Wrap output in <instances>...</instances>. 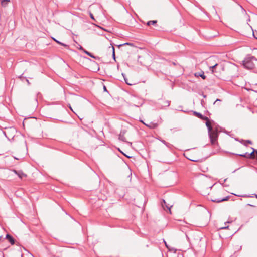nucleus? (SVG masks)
Instances as JSON below:
<instances>
[{
    "label": "nucleus",
    "mask_w": 257,
    "mask_h": 257,
    "mask_svg": "<svg viewBox=\"0 0 257 257\" xmlns=\"http://www.w3.org/2000/svg\"><path fill=\"white\" fill-rule=\"evenodd\" d=\"M249 20L248 16L245 13L243 14L241 18L236 21V24L242 29H246L249 34L252 33L254 37L257 39V32L254 33L251 27L248 24Z\"/></svg>",
    "instance_id": "obj_1"
},
{
    "label": "nucleus",
    "mask_w": 257,
    "mask_h": 257,
    "mask_svg": "<svg viewBox=\"0 0 257 257\" xmlns=\"http://www.w3.org/2000/svg\"><path fill=\"white\" fill-rule=\"evenodd\" d=\"M225 191L223 190L219 191L217 192L213 193L211 195V199L213 202L219 203L222 201H227L229 199L228 196H225Z\"/></svg>",
    "instance_id": "obj_2"
},
{
    "label": "nucleus",
    "mask_w": 257,
    "mask_h": 257,
    "mask_svg": "<svg viewBox=\"0 0 257 257\" xmlns=\"http://www.w3.org/2000/svg\"><path fill=\"white\" fill-rule=\"evenodd\" d=\"M209 69L216 76H219L225 71V66L223 64H215L209 67Z\"/></svg>",
    "instance_id": "obj_3"
},
{
    "label": "nucleus",
    "mask_w": 257,
    "mask_h": 257,
    "mask_svg": "<svg viewBox=\"0 0 257 257\" xmlns=\"http://www.w3.org/2000/svg\"><path fill=\"white\" fill-rule=\"evenodd\" d=\"M209 137L210 139V142L212 145H215L217 144V138L218 133L216 131L213 130L209 132Z\"/></svg>",
    "instance_id": "obj_4"
},
{
    "label": "nucleus",
    "mask_w": 257,
    "mask_h": 257,
    "mask_svg": "<svg viewBox=\"0 0 257 257\" xmlns=\"http://www.w3.org/2000/svg\"><path fill=\"white\" fill-rule=\"evenodd\" d=\"M243 66L248 69H252L254 67V64L251 59H246L243 62Z\"/></svg>",
    "instance_id": "obj_5"
},
{
    "label": "nucleus",
    "mask_w": 257,
    "mask_h": 257,
    "mask_svg": "<svg viewBox=\"0 0 257 257\" xmlns=\"http://www.w3.org/2000/svg\"><path fill=\"white\" fill-rule=\"evenodd\" d=\"M69 108L74 113L78 115V117L80 119H82L84 117V115L82 110L78 106H76L75 107V110L76 112L74 111L70 106H69Z\"/></svg>",
    "instance_id": "obj_6"
},
{
    "label": "nucleus",
    "mask_w": 257,
    "mask_h": 257,
    "mask_svg": "<svg viewBox=\"0 0 257 257\" xmlns=\"http://www.w3.org/2000/svg\"><path fill=\"white\" fill-rule=\"evenodd\" d=\"M124 45H128L130 46V48H126L125 49V51H126V52L128 54H131L134 52L136 50L137 48L135 46H134L133 45L130 44V43H125L124 44Z\"/></svg>",
    "instance_id": "obj_7"
},
{
    "label": "nucleus",
    "mask_w": 257,
    "mask_h": 257,
    "mask_svg": "<svg viewBox=\"0 0 257 257\" xmlns=\"http://www.w3.org/2000/svg\"><path fill=\"white\" fill-rule=\"evenodd\" d=\"M31 121L36 122V119L34 117H30L25 118L23 122V126L26 125L28 126Z\"/></svg>",
    "instance_id": "obj_8"
},
{
    "label": "nucleus",
    "mask_w": 257,
    "mask_h": 257,
    "mask_svg": "<svg viewBox=\"0 0 257 257\" xmlns=\"http://www.w3.org/2000/svg\"><path fill=\"white\" fill-rule=\"evenodd\" d=\"M125 83L129 85H133L136 84V81L132 77L129 78H126L123 76Z\"/></svg>",
    "instance_id": "obj_9"
},
{
    "label": "nucleus",
    "mask_w": 257,
    "mask_h": 257,
    "mask_svg": "<svg viewBox=\"0 0 257 257\" xmlns=\"http://www.w3.org/2000/svg\"><path fill=\"white\" fill-rule=\"evenodd\" d=\"M141 122H142L144 125L147 126L150 128H155L158 126V124L156 123H154L153 122H150L149 123H146L143 121L141 120Z\"/></svg>",
    "instance_id": "obj_10"
},
{
    "label": "nucleus",
    "mask_w": 257,
    "mask_h": 257,
    "mask_svg": "<svg viewBox=\"0 0 257 257\" xmlns=\"http://www.w3.org/2000/svg\"><path fill=\"white\" fill-rule=\"evenodd\" d=\"M13 172L18 175L20 178L22 179L23 177H26L27 175L23 173L22 171H17L16 170H14Z\"/></svg>",
    "instance_id": "obj_11"
},
{
    "label": "nucleus",
    "mask_w": 257,
    "mask_h": 257,
    "mask_svg": "<svg viewBox=\"0 0 257 257\" xmlns=\"http://www.w3.org/2000/svg\"><path fill=\"white\" fill-rule=\"evenodd\" d=\"M162 205V207L164 208V209H165V207H166L169 210L170 213L171 214L170 208L172 207V205H170V204H167L165 200L163 201Z\"/></svg>",
    "instance_id": "obj_12"
},
{
    "label": "nucleus",
    "mask_w": 257,
    "mask_h": 257,
    "mask_svg": "<svg viewBox=\"0 0 257 257\" xmlns=\"http://www.w3.org/2000/svg\"><path fill=\"white\" fill-rule=\"evenodd\" d=\"M164 243H165V246L168 249V250L170 251H172L173 252H176L177 249L174 247L173 246H169L168 245L167 243L166 242V241H164Z\"/></svg>",
    "instance_id": "obj_13"
},
{
    "label": "nucleus",
    "mask_w": 257,
    "mask_h": 257,
    "mask_svg": "<svg viewBox=\"0 0 257 257\" xmlns=\"http://www.w3.org/2000/svg\"><path fill=\"white\" fill-rule=\"evenodd\" d=\"M194 75L196 77H199L200 76V77H202V78L203 79H205V78H206V76L204 75V72H203V71H201V72H198V73H195L194 74Z\"/></svg>",
    "instance_id": "obj_14"
},
{
    "label": "nucleus",
    "mask_w": 257,
    "mask_h": 257,
    "mask_svg": "<svg viewBox=\"0 0 257 257\" xmlns=\"http://www.w3.org/2000/svg\"><path fill=\"white\" fill-rule=\"evenodd\" d=\"M6 238L9 240L12 245H13L15 243L14 239L10 235L7 234Z\"/></svg>",
    "instance_id": "obj_15"
},
{
    "label": "nucleus",
    "mask_w": 257,
    "mask_h": 257,
    "mask_svg": "<svg viewBox=\"0 0 257 257\" xmlns=\"http://www.w3.org/2000/svg\"><path fill=\"white\" fill-rule=\"evenodd\" d=\"M246 157L251 158V159H254L256 158L255 155V150H253V151L250 154H248L247 156H245Z\"/></svg>",
    "instance_id": "obj_16"
},
{
    "label": "nucleus",
    "mask_w": 257,
    "mask_h": 257,
    "mask_svg": "<svg viewBox=\"0 0 257 257\" xmlns=\"http://www.w3.org/2000/svg\"><path fill=\"white\" fill-rule=\"evenodd\" d=\"M206 126H207V127L208 128L209 132H211L212 131H213V130H212V128L211 124L210 121L208 120V118L207 119H206Z\"/></svg>",
    "instance_id": "obj_17"
},
{
    "label": "nucleus",
    "mask_w": 257,
    "mask_h": 257,
    "mask_svg": "<svg viewBox=\"0 0 257 257\" xmlns=\"http://www.w3.org/2000/svg\"><path fill=\"white\" fill-rule=\"evenodd\" d=\"M195 115L196 116H197L198 117H199L202 119L204 120V119H207V117L203 116L200 113L195 112Z\"/></svg>",
    "instance_id": "obj_18"
},
{
    "label": "nucleus",
    "mask_w": 257,
    "mask_h": 257,
    "mask_svg": "<svg viewBox=\"0 0 257 257\" xmlns=\"http://www.w3.org/2000/svg\"><path fill=\"white\" fill-rule=\"evenodd\" d=\"M157 23L156 20H153V21H149L147 23V25L148 26H150L151 25H154Z\"/></svg>",
    "instance_id": "obj_19"
},
{
    "label": "nucleus",
    "mask_w": 257,
    "mask_h": 257,
    "mask_svg": "<svg viewBox=\"0 0 257 257\" xmlns=\"http://www.w3.org/2000/svg\"><path fill=\"white\" fill-rule=\"evenodd\" d=\"M83 51H84V53H85L86 54H87L88 55H89L91 57L95 58V57L92 54H91L90 53H89L87 51H86L85 50H83Z\"/></svg>",
    "instance_id": "obj_20"
},
{
    "label": "nucleus",
    "mask_w": 257,
    "mask_h": 257,
    "mask_svg": "<svg viewBox=\"0 0 257 257\" xmlns=\"http://www.w3.org/2000/svg\"><path fill=\"white\" fill-rule=\"evenodd\" d=\"M10 2V0H2V5L5 6L8 4V3Z\"/></svg>",
    "instance_id": "obj_21"
},
{
    "label": "nucleus",
    "mask_w": 257,
    "mask_h": 257,
    "mask_svg": "<svg viewBox=\"0 0 257 257\" xmlns=\"http://www.w3.org/2000/svg\"><path fill=\"white\" fill-rule=\"evenodd\" d=\"M53 40H54L55 41H56L58 44H60V45H62V46H63L66 47L68 46L67 45H66V44H64V43H61L60 42L58 41V40H56V39H54V38H53Z\"/></svg>",
    "instance_id": "obj_22"
},
{
    "label": "nucleus",
    "mask_w": 257,
    "mask_h": 257,
    "mask_svg": "<svg viewBox=\"0 0 257 257\" xmlns=\"http://www.w3.org/2000/svg\"><path fill=\"white\" fill-rule=\"evenodd\" d=\"M186 157L190 160L192 161H194V162H196L197 161V160L195 159L194 157H190V156H186Z\"/></svg>",
    "instance_id": "obj_23"
},
{
    "label": "nucleus",
    "mask_w": 257,
    "mask_h": 257,
    "mask_svg": "<svg viewBox=\"0 0 257 257\" xmlns=\"http://www.w3.org/2000/svg\"><path fill=\"white\" fill-rule=\"evenodd\" d=\"M226 67V68H235V66L233 64H228Z\"/></svg>",
    "instance_id": "obj_24"
},
{
    "label": "nucleus",
    "mask_w": 257,
    "mask_h": 257,
    "mask_svg": "<svg viewBox=\"0 0 257 257\" xmlns=\"http://www.w3.org/2000/svg\"><path fill=\"white\" fill-rule=\"evenodd\" d=\"M89 15H90V17H91V18L93 20H95L92 13L91 12H89Z\"/></svg>",
    "instance_id": "obj_25"
},
{
    "label": "nucleus",
    "mask_w": 257,
    "mask_h": 257,
    "mask_svg": "<svg viewBox=\"0 0 257 257\" xmlns=\"http://www.w3.org/2000/svg\"><path fill=\"white\" fill-rule=\"evenodd\" d=\"M119 139H121V140H123V141H125V140H124V137H123V135H120V136H119Z\"/></svg>",
    "instance_id": "obj_26"
},
{
    "label": "nucleus",
    "mask_w": 257,
    "mask_h": 257,
    "mask_svg": "<svg viewBox=\"0 0 257 257\" xmlns=\"http://www.w3.org/2000/svg\"><path fill=\"white\" fill-rule=\"evenodd\" d=\"M112 51H113V56L114 57L115 56L114 48L113 46H112Z\"/></svg>",
    "instance_id": "obj_27"
},
{
    "label": "nucleus",
    "mask_w": 257,
    "mask_h": 257,
    "mask_svg": "<svg viewBox=\"0 0 257 257\" xmlns=\"http://www.w3.org/2000/svg\"><path fill=\"white\" fill-rule=\"evenodd\" d=\"M229 228V226H225V227H222L220 228V229H225V228Z\"/></svg>",
    "instance_id": "obj_28"
},
{
    "label": "nucleus",
    "mask_w": 257,
    "mask_h": 257,
    "mask_svg": "<svg viewBox=\"0 0 257 257\" xmlns=\"http://www.w3.org/2000/svg\"><path fill=\"white\" fill-rule=\"evenodd\" d=\"M103 89L105 91H106V88L105 86L103 87Z\"/></svg>",
    "instance_id": "obj_29"
},
{
    "label": "nucleus",
    "mask_w": 257,
    "mask_h": 257,
    "mask_svg": "<svg viewBox=\"0 0 257 257\" xmlns=\"http://www.w3.org/2000/svg\"><path fill=\"white\" fill-rule=\"evenodd\" d=\"M256 158L257 159V150H255Z\"/></svg>",
    "instance_id": "obj_30"
},
{
    "label": "nucleus",
    "mask_w": 257,
    "mask_h": 257,
    "mask_svg": "<svg viewBox=\"0 0 257 257\" xmlns=\"http://www.w3.org/2000/svg\"><path fill=\"white\" fill-rule=\"evenodd\" d=\"M80 49H81L83 51V50H84L82 47H80Z\"/></svg>",
    "instance_id": "obj_31"
},
{
    "label": "nucleus",
    "mask_w": 257,
    "mask_h": 257,
    "mask_svg": "<svg viewBox=\"0 0 257 257\" xmlns=\"http://www.w3.org/2000/svg\"><path fill=\"white\" fill-rule=\"evenodd\" d=\"M244 33H245V34H246V35L249 34L248 33V32H244Z\"/></svg>",
    "instance_id": "obj_32"
},
{
    "label": "nucleus",
    "mask_w": 257,
    "mask_h": 257,
    "mask_svg": "<svg viewBox=\"0 0 257 257\" xmlns=\"http://www.w3.org/2000/svg\"><path fill=\"white\" fill-rule=\"evenodd\" d=\"M124 155H125L126 157H127L128 158H130V157H131L130 156H128V155H125V154H124Z\"/></svg>",
    "instance_id": "obj_33"
},
{
    "label": "nucleus",
    "mask_w": 257,
    "mask_h": 257,
    "mask_svg": "<svg viewBox=\"0 0 257 257\" xmlns=\"http://www.w3.org/2000/svg\"><path fill=\"white\" fill-rule=\"evenodd\" d=\"M124 155H125L126 157H127L128 158H130V157H131L130 156H128V155H125V154H124Z\"/></svg>",
    "instance_id": "obj_34"
},
{
    "label": "nucleus",
    "mask_w": 257,
    "mask_h": 257,
    "mask_svg": "<svg viewBox=\"0 0 257 257\" xmlns=\"http://www.w3.org/2000/svg\"><path fill=\"white\" fill-rule=\"evenodd\" d=\"M98 69H99V68H96V69H95V70H98Z\"/></svg>",
    "instance_id": "obj_35"
},
{
    "label": "nucleus",
    "mask_w": 257,
    "mask_h": 257,
    "mask_svg": "<svg viewBox=\"0 0 257 257\" xmlns=\"http://www.w3.org/2000/svg\"><path fill=\"white\" fill-rule=\"evenodd\" d=\"M228 72H230V71L229 70H227Z\"/></svg>",
    "instance_id": "obj_36"
},
{
    "label": "nucleus",
    "mask_w": 257,
    "mask_h": 257,
    "mask_svg": "<svg viewBox=\"0 0 257 257\" xmlns=\"http://www.w3.org/2000/svg\"><path fill=\"white\" fill-rule=\"evenodd\" d=\"M256 199H257V196H256Z\"/></svg>",
    "instance_id": "obj_37"
}]
</instances>
